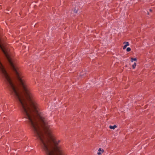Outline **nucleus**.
<instances>
[{
  "label": "nucleus",
  "mask_w": 155,
  "mask_h": 155,
  "mask_svg": "<svg viewBox=\"0 0 155 155\" xmlns=\"http://www.w3.org/2000/svg\"><path fill=\"white\" fill-rule=\"evenodd\" d=\"M59 143H40L42 150L46 155H66Z\"/></svg>",
  "instance_id": "f257e3e1"
},
{
  "label": "nucleus",
  "mask_w": 155,
  "mask_h": 155,
  "mask_svg": "<svg viewBox=\"0 0 155 155\" xmlns=\"http://www.w3.org/2000/svg\"><path fill=\"white\" fill-rule=\"evenodd\" d=\"M98 152H97V154L98 155H101L102 153H103L104 151V150L103 149H102L101 148H100L98 149Z\"/></svg>",
  "instance_id": "f03ea898"
},
{
  "label": "nucleus",
  "mask_w": 155,
  "mask_h": 155,
  "mask_svg": "<svg viewBox=\"0 0 155 155\" xmlns=\"http://www.w3.org/2000/svg\"><path fill=\"white\" fill-rule=\"evenodd\" d=\"M117 127V126L116 125H114L113 126L110 125L109 126V128L111 129L114 130L115 128Z\"/></svg>",
  "instance_id": "7ed1b4c3"
},
{
  "label": "nucleus",
  "mask_w": 155,
  "mask_h": 155,
  "mask_svg": "<svg viewBox=\"0 0 155 155\" xmlns=\"http://www.w3.org/2000/svg\"><path fill=\"white\" fill-rule=\"evenodd\" d=\"M130 61L131 62H133L134 61H137V59L136 58H132Z\"/></svg>",
  "instance_id": "20e7f679"
},
{
  "label": "nucleus",
  "mask_w": 155,
  "mask_h": 155,
  "mask_svg": "<svg viewBox=\"0 0 155 155\" xmlns=\"http://www.w3.org/2000/svg\"><path fill=\"white\" fill-rule=\"evenodd\" d=\"M136 66V63H134V64L132 65V68L133 69H134L135 68Z\"/></svg>",
  "instance_id": "39448f33"
},
{
  "label": "nucleus",
  "mask_w": 155,
  "mask_h": 155,
  "mask_svg": "<svg viewBox=\"0 0 155 155\" xmlns=\"http://www.w3.org/2000/svg\"><path fill=\"white\" fill-rule=\"evenodd\" d=\"M124 44H125V45L127 46H128L129 45V42H124L123 43Z\"/></svg>",
  "instance_id": "423d86ee"
},
{
  "label": "nucleus",
  "mask_w": 155,
  "mask_h": 155,
  "mask_svg": "<svg viewBox=\"0 0 155 155\" xmlns=\"http://www.w3.org/2000/svg\"><path fill=\"white\" fill-rule=\"evenodd\" d=\"M131 51V48L130 47H128L126 49V51L127 52L130 51Z\"/></svg>",
  "instance_id": "0eeeda50"
},
{
  "label": "nucleus",
  "mask_w": 155,
  "mask_h": 155,
  "mask_svg": "<svg viewBox=\"0 0 155 155\" xmlns=\"http://www.w3.org/2000/svg\"><path fill=\"white\" fill-rule=\"evenodd\" d=\"M78 11V9H76L75 8H74V12L75 13H76Z\"/></svg>",
  "instance_id": "6e6552de"
},
{
  "label": "nucleus",
  "mask_w": 155,
  "mask_h": 155,
  "mask_svg": "<svg viewBox=\"0 0 155 155\" xmlns=\"http://www.w3.org/2000/svg\"><path fill=\"white\" fill-rule=\"evenodd\" d=\"M127 46H126L125 45L123 46V49H125L126 48V47H127Z\"/></svg>",
  "instance_id": "1a4fd4ad"
},
{
  "label": "nucleus",
  "mask_w": 155,
  "mask_h": 155,
  "mask_svg": "<svg viewBox=\"0 0 155 155\" xmlns=\"http://www.w3.org/2000/svg\"><path fill=\"white\" fill-rule=\"evenodd\" d=\"M149 11L150 12H152V9H149Z\"/></svg>",
  "instance_id": "9d476101"
},
{
  "label": "nucleus",
  "mask_w": 155,
  "mask_h": 155,
  "mask_svg": "<svg viewBox=\"0 0 155 155\" xmlns=\"http://www.w3.org/2000/svg\"><path fill=\"white\" fill-rule=\"evenodd\" d=\"M147 15H149V12H147Z\"/></svg>",
  "instance_id": "9b49d317"
}]
</instances>
